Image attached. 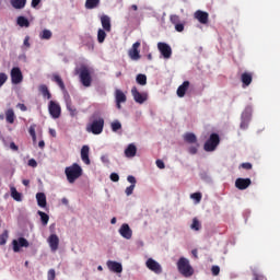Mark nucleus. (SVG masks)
Wrapping results in <instances>:
<instances>
[{
    "mask_svg": "<svg viewBox=\"0 0 280 280\" xmlns=\"http://www.w3.org/2000/svg\"><path fill=\"white\" fill-rule=\"evenodd\" d=\"M107 268L108 270H110V272H116L117 275L124 272V267L121 266V262H117L115 260H108Z\"/></svg>",
    "mask_w": 280,
    "mask_h": 280,
    "instance_id": "nucleus-14",
    "label": "nucleus"
},
{
    "mask_svg": "<svg viewBox=\"0 0 280 280\" xmlns=\"http://www.w3.org/2000/svg\"><path fill=\"white\" fill-rule=\"evenodd\" d=\"M119 233L121 237H124L125 240L132 238V230L130 229V225H128V223H125L120 226Z\"/></svg>",
    "mask_w": 280,
    "mask_h": 280,
    "instance_id": "nucleus-16",
    "label": "nucleus"
},
{
    "mask_svg": "<svg viewBox=\"0 0 280 280\" xmlns=\"http://www.w3.org/2000/svg\"><path fill=\"white\" fill-rule=\"evenodd\" d=\"M170 21L173 25H177L178 23H180V16L173 14L170 16Z\"/></svg>",
    "mask_w": 280,
    "mask_h": 280,
    "instance_id": "nucleus-44",
    "label": "nucleus"
},
{
    "mask_svg": "<svg viewBox=\"0 0 280 280\" xmlns=\"http://www.w3.org/2000/svg\"><path fill=\"white\" fill-rule=\"evenodd\" d=\"M133 191H135V185H130L126 188L125 194L126 196H132Z\"/></svg>",
    "mask_w": 280,
    "mask_h": 280,
    "instance_id": "nucleus-49",
    "label": "nucleus"
},
{
    "mask_svg": "<svg viewBox=\"0 0 280 280\" xmlns=\"http://www.w3.org/2000/svg\"><path fill=\"white\" fill-rule=\"evenodd\" d=\"M28 133L31 135V137L36 136V125H31L30 126Z\"/></svg>",
    "mask_w": 280,
    "mask_h": 280,
    "instance_id": "nucleus-51",
    "label": "nucleus"
},
{
    "mask_svg": "<svg viewBox=\"0 0 280 280\" xmlns=\"http://www.w3.org/2000/svg\"><path fill=\"white\" fill-rule=\"evenodd\" d=\"M22 184L24 185V187H30V179H23Z\"/></svg>",
    "mask_w": 280,
    "mask_h": 280,
    "instance_id": "nucleus-62",
    "label": "nucleus"
},
{
    "mask_svg": "<svg viewBox=\"0 0 280 280\" xmlns=\"http://www.w3.org/2000/svg\"><path fill=\"white\" fill-rule=\"evenodd\" d=\"M48 110L54 119H58L60 117L61 108L58 103L50 101L48 105Z\"/></svg>",
    "mask_w": 280,
    "mask_h": 280,
    "instance_id": "nucleus-11",
    "label": "nucleus"
},
{
    "mask_svg": "<svg viewBox=\"0 0 280 280\" xmlns=\"http://www.w3.org/2000/svg\"><path fill=\"white\" fill-rule=\"evenodd\" d=\"M175 30H176V32H184L185 31V24H183V23L175 24Z\"/></svg>",
    "mask_w": 280,
    "mask_h": 280,
    "instance_id": "nucleus-53",
    "label": "nucleus"
},
{
    "mask_svg": "<svg viewBox=\"0 0 280 280\" xmlns=\"http://www.w3.org/2000/svg\"><path fill=\"white\" fill-rule=\"evenodd\" d=\"M190 229H192V231H200L201 225H200V221H198L197 218L192 219V223L190 225Z\"/></svg>",
    "mask_w": 280,
    "mask_h": 280,
    "instance_id": "nucleus-41",
    "label": "nucleus"
},
{
    "mask_svg": "<svg viewBox=\"0 0 280 280\" xmlns=\"http://www.w3.org/2000/svg\"><path fill=\"white\" fill-rule=\"evenodd\" d=\"M242 170H253V164L250 162H245L240 165Z\"/></svg>",
    "mask_w": 280,
    "mask_h": 280,
    "instance_id": "nucleus-48",
    "label": "nucleus"
},
{
    "mask_svg": "<svg viewBox=\"0 0 280 280\" xmlns=\"http://www.w3.org/2000/svg\"><path fill=\"white\" fill-rule=\"evenodd\" d=\"M97 40L98 43H104V40H106V31L103 28H100L97 31Z\"/></svg>",
    "mask_w": 280,
    "mask_h": 280,
    "instance_id": "nucleus-39",
    "label": "nucleus"
},
{
    "mask_svg": "<svg viewBox=\"0 0 280 280\" xmlns=\"http://www.w3.org/2000/svg\"><path fill=\"white\" fill-rule=\"evenodd\" d=\"M40 3V0H32L31 5L32 8H36Z\"/></svg>",
    "mask_w": 280,
    "mask_h": 280,
    "instance_id": "nucleus-60",
    "label": "nucleus"
},
{
    "mask_svg": "<svg viewBox=\"0 0 280 280\" xmlns=\"http://www.w3.org/2000/svg\"><path fill=\"white\" fill-rule=\"evenodd\" d=\"M249 185H253V180H250V178L238 177L235 180V187L241 191H244V189H248Z\"/></svg>",
    "mask_w": 280,
    "mask_h": 280,
    "instance_id": "nucleus-12",
    "label": "nucleus"
},
{
    "mask_svg": "<svg viewBox=\"0 0 280 280\" xmlns=\"http://www.w3.org/2000/svg\"><path fill=\"white\" fill-rule=\"evenodd\" d=\"M52 82H56L61 91H67V88L65 86V81H62V78L59 77V74H52Z\"/></svg>",
    "mask_w": 280,
    "mask_h": 280,
    "instance_id": "nucleus-29",
    "label": "nucleus"
},
{
    "mask_svg": "<svg viewBox=\"0 0 280 280\" xmlns=\"http://www.w3.org/2000/svg\"><path fill=\"white\" fill-rule=\"evenodd\" d=\"M24 46H25V47H30V36H26V37L24 38Z\"/></svg>",
    "mask_w": 280,
    "mask_h": 280,
    "instance_id": "nucleus-61",
    "label": "nucleus"
},
{
    "mask_svg": "<svg viewBox=\"0 0 280 280\" xmlns=\"http://www.w3.org/2000/svg\"><path fill=\"white\" fill-rule=\"evenodd\" d=\"M65 174L68 183L73 184L82 176V167L78 163H73L71 166L66 167Z\"/></svg>",
    "mask_w": 280,
    "mask_h": 280,
    "instance_id": "nucleus-2",
    "label": "nucleus"
},
{
    "mask_svg": "<svg viewBox=\"0 0 280 280\" xmlns=\"http://www.w3.org/2000/svg\"><path fill=\"white\" fill-rule=\"evenodd\" d=\"M4 82H8V74L0 72V88L4 84Z\"/></svg>",
    "mask_w": 280,
    "mask_h": 280,
    "instance_id": "nucleus-47",
    "label": "nucleus"
},
{
    "mask_svg": "<svg viewBox=\"0 0 280 280\" xmlns=\"http://www.w3.org/2000/svg\"><path fill=\"white\" fill-rule=\"evenodd\" d=\"M155 164L159 170H165V163L162 160H156Z\"/></svg>",
    "mask_w": 280,
    "mask_h": 280,
    "instance_id": "nucleus-55",
    "label": "nucleus"
},
{
    "mask_svg": "<svg viewBox=\"0 0 280 280\" xmlns=\"http://www.w3.org/2000/svg\"><path fill=\"white\" fill-rule=\"evenodd\" d=\"M79 78H80L81 84H83L85 88L91 86L93 82V78L91 77V70H89L86 66H82L79 69Z\"/></svg>",
    "mask_w": 280,
    "mask_h": 280,
    "instance_id": "nucleus-4",
    "label": "nucleus"
},
{
    "mask_svg": "<svg viewBox=\"0 0 280 280\" xmlns=\"http://www.w3.org/2000/svg\"><path fill=\"white\" fill-rule=\"evenodd\" d=\"M109 178L113 183H119V175L117 173H112Z\"/></svg>",
    "mask_w": 280,
    "mask_h": 280,
    "instance_id": "nucleus-52",
    "label": "nucleus"
},
{
    "mask_svg": "<svg viewBox=\"0 0 280 280\" xmlns=\"http://www.w3.org/2000/svg\"><path fill=\"white\" fill-rule=\"evenodd\" d=\"M145 266L149 270H151V272H154L155 275H161L163 272V267H161V264L152 258L147 260Z\"/></svg>",
    "mask_w": 280,
    "mask_h": 280,
    "instance_id": "nucleus-6",
    "label": "nucleus"
},
{
    "mask_svg": "<svg viewBox=\"0 0 280 280\" xmlns=\"http://www.w3.org/2000/svg\"><path fill=\"white\" fill-rule=\"evenodd\" d=\"M110 128L113 132H117L118 130H121V122L119 120H115L112 122Z\"/></svg>",
    "mask_w": 280,
    "mask_h": 280,
    "instance_id": "nucleus-42",
    "label": "nucleus"
},
{
    "mask_svg": "<svg viewBox=\"0 0 280 280\" xmlns=\"http://www.w3.org/2000/svg\"><path fill=\"white\" fill-rule=\"evenodd\" d=\"M12 246L14 253H20L21 248L30 247V242H27L25 237H20L19 240L12 241Z\"/></svg>",
    "mask_w": 280,
    "mask_h": 280,
    "instance_id": "nucleus-7",
    "label": "nucleus"
},
{
    "mask_svg": "<svg viewBox=\"0 0 280 280\" xmlns=\"http://www.w3.org/2000/svg\"><path fill=\"white\" fill-rule=\"evenodd\" d=\"M11 82L12 84H21V82H23V72H21V68L19 67L12 68Z\"/></svg>",
    "mask_w": 280,
    "mask_h": 280,
    "instance_id": "nucleus-9",
    "label": "nucleus"
},
{
    "mask_svg": "<svg viewBox=\"0 0 280 280\" xmlns=\"http://www.w3.org/2000/svg\"><path fill=\"white\" fill-rule=\"evenodd\" d=\"M141 47V43L140 42H136L132 45V48L129 50V58H131V60H140L141 55L139 54V48Z\"/></svg>",
    "mask_w": 280,
    "mask_h": 280,
    "instance_id": "nucleus-13",
    "label": "nucleus"
},
{
    "mask_svg": "<svg viewBox=\"0 0 280 280\" xmlns=\"http://www.w3.org/2000/svg\"><path fill=\"white\" fill-rule=\"evenodd\" d=\"M115 96H116V106L118 109H121V104H125L127 100L126 94H124L121 90H116Z\"/></svg>",
    "mask_w": 280,
    "mask_h": 280,
    "instance_id": "nucleus-18",
    "label": "nucleus"
},
{
    "mask_svg": "<svg viewBox=\"0 0 280 280\" xmlns=\"http://www.w3.org/2000/svg\"><path fill=\"white\" fill-rule=\"evenodd\" d=\"M131 95H132L135 102H137V104H143L144 102H148V94L140 93V91L137 90V86H133L131 89Z\"/></svg>",
    "mask_w": 280,
    "mask_h": 280,
    "instance_id": "nucleus-8",
    "label": "nucleus"
},
{
    "mask_svg": "<svg viewBox=\"0 0 280 280\" xmlns=\"http://www.w3.org/2000/svg\"><path fill=\"white\" fill-rule=\"evenodd\" d=\"M51 36H54V34L51 33V31H49L47 28L42 31L40 34H39V38L42 40H49L51 38Z\"/></svg>",
    "mask_w": 280,
    "mask_h": 280,
    "instance_id": "nucleus-33",
    "label": "nucleus"
},
{
    "mask_svg": "<svg viewBox=\"0 0 280 280\" xmlns=\"http://www.w3.org/2000/svg\"><path fill=\"white\" fill-rule=\"evenodd\" d=\"M250 120H245V119H242V121H241V128H242V130H246V128H248V122H249Z\"/></svg>",
    "mask_w": 280,
    "mask_h": 280,
    "instance_id": "nucleus-56",
    "label": "nucleus"
},
{
    "mask_svg": "<svg viewBox=\"0 0 280 280\" xmlns=\"http://www.w3.org/2000/svg\"><path fill=\"white\" fill-rule=\"evenodd\" d=\"M158 49L163 56V58H172V47L163 42L158 43Z\"/></svg>",
    "mask_w": 280,
    "mask_h": 280,
    "instance_id": "nucleus-10",
    "label": "nucleus"
},
{
    "mask_svg": "<svg viewBox=\"0 0 280 280\" xmlns=\"http://www.w3.org/2000/svg\"><path fill=\"white\" fill-rule=\"evenodd\" d=\"M48 244L50 246V250H52V253H56V250H58V246H60V238L58 237V235L51 234L48 237Z\"/></svg>",
    "mask_w": 280,
    "mask_h": 280,
    "instance_id": "nucleus-15",
    "label": "nucleus"
},
{
    "mask_svg": "<svg viewBox=\"0 0 280 280\" xmlns=\"http://www.w3.org/2000/svg\"><path fill=\"white\" fill-rule=\"evenodd\" d=\"M127 180H128V183H130L131 185H133V187H136V185H137V178H135V176L129 175V176L127 177Z\"/></svg>",
    "mask_w": 280,
    "mask_h": 280,
    "instance_id": "nucleus-54",
    "label": "nucleus"
},
{
    "mask_svg": "<svg viewBox=\"0 0 280 280\" xmlns=\"http://www.w3.org/2000/svg\"><path fill=\"white\" fill-rule=\"evenodd\" d=\"M189 90V81H184L182 85L178 86L177 89V95L179 97H183L187 91Z\"/></svg>",
    "mask_w": 280,
    "mask_h": 280,
    "instance_id": "nucleus-25",
    "label": "nucleus"
},
{
    "mask_svg": "<svg viewBox=\"0 0 280 280\" xmlns=\"http://www.w3.org/2000/svg\"><path fill=\"white\" fill-rule=\"evenodd\" d=\"M241 82L243 83V86H250V84L253 83V73L244 72L241 75Z\"/></svg>",
    "mask_w": 280,
    "mask_h": 280,
    "instance_id": "nucleus-21",
    "label": "nucleus"
},
{
    "mask_svg": "<svg viewBox=\"0 0 280 280\" xmlns=\"http://www.w3.org/2000/svg\"><path fill=\"white\" fill-rule=\"evenodd\" d=\"M184 141L189 144L198 143V137L194 132H186L184 135Z\"/></svg>",
    "mask_w": 280,
    "mask_h": 280,
    "instance_id": "nucleus-24",
    "label": "nucleus"
},
{
    "mask_svg": "<svg viewBox=\"0 0 280 280\" xmlns=\"http://www.w3.org/2000/svg\"><path fill=\"white\" fill-rule=\"evenodd\" d=\"M177 269L183 277H186V279H189V277H194V267H191V264H189V259L185 257H180L178 259Z\"/></svg>",
    "mask_w": 280,
    "mask_h": 280,
    "instance_id": "nucleus-3",
    "label": "nucleus"
},
{
    "mask_svg": "<svg viewBox=\"0 0 280 280\" xmlns=\"http://www.w3.org/2000/svg\"><path fill=\"white\" fill-rule=\"evenodd\" d=\"M195 19H197L201 25H207L209 23V13L198 10L195 12Z\"/></svg>",
    "mask_w": 280,
    "mask_h": 280,
    "instance_id": "nucleus-17",
    "label": "nucleus"
},
{
    "mask_svg": "<svg viewBox=\"0 0 280 280\" xmlns=\"http://www.w3.org/2000/svg\"><path fill=\"white\" fill-rule=\"evenodd\" d=\"M100 0H86L85 1V8L86 10H95V8H98Z\"/></svg>",
    "mask_w": 280,
    "mask_h": 280,
    "instance_id": "nucleus-32",
    "label": "nucleus"
},
{
    "mask_svg": "<svg viewBox=\"0 0 280 280\" xmlns=\"http://www.w3.org/2000/svg\"><path fill=\"white\" fill-rule=\"evenodd\" d=\"M47 280H56V270L55 269L48 270Z\"/></svg>",
    "mask_w": 280,
    "mask_h": 280,
    "instance_id": "nucleus-46",
    "label": "nucleus"
},
{
    "mask_svg": "<svg viewBox=\"0 0 280 280\" xmlns=\"http://www.w3.org/2000/svg\"><path fill=\"white\" fill-rule=\"evenodd\" d=\"M10 191H11V198H13V200H15L16 202H21L23 200V194L16 191V187L11 186Z\"/></svg>",
    "mask_w": 280,
    "mask_h": 280,
    "instance_id": "nucleus-28",
    "label": "nucleus"
},
{
    "mask_svg": "<svg viewBox=\"0 0 280 280\" xmlns=\"http://www.w3.org/2000/svg\"><path fill=\"white\" fill-rule=\"evenodd\" d=\"M36 200H37L38 207H42L43 209L44 207H47V196H45L44 192H37Z\"/></svg>",
    "mask_w": 280,
    "mask_h": 280,
    "instance_id": "nucleus-23",
    "label": "nucleus"
},
{
    "mask_svg": "<svg viewBox=\"0 0 280 280\" xmlns=\"http://www.w3.org/2000/svg\"><path fill=\"white\" fill-rule=\"evenodd\" d=\"M8 237H10L8 230H4L3 233L0 235V246H5L8 243Z\"/></svg>",
    "mask_w": 280,
    "mask_h": 280,
    "instance_id": "nucleus-38",
    "label": "nucleus"
},
{
    "mask_svg": "<svg viewBox=\"0 0 280 280\" xmlns=\"http://www.w3.org/2000/svg\"><path fill=\"white\" fill-rule=\"evenodd\" d=\"M86 132L92 135H102L104 132V119L101 116L93 115L86 125Z\"/></svg>",
    "mask_w": 280,
    "mask_h": 280,
    "instance_id": "nucleus-1",
    "label": "nucleus"
},
{
    "mask_svg": "<svg viewBox=\"0 0 280 280\" xmlns=\"http://www.w3.org/2000/svg\"><path fill=\"white\" fill-rule=\"evenodd\" d=\"M10 148L13 150V152H19V145H16V143L11 142Z\"/></svg>",
    "mask_w": 280,
    "mask_h": 280,
    "instance_id": "nucleus-59",
    "label": "nucleus"
},
{
    "mask_svg": "<svg viewBox=\"0 0 280 280\" xmlns=\"http://www.w3.org/2000/svg\"><path fill=\"white\" fill-rule=\"evenodd\" d=\"M252 272H253L254 280H268L265 278L264 275H261V273H259V271H257V268L252 269Z\"/></svg>",
    "mask_w": 280,
    "mask_h": 280,
    "instance_id": "nucleus-40",
    "label": "nucleus"
},
{
    "mask_svg": "<svg viewBox=\"0 0 280 280\" xmlns=\"http://www.w3.org/2000/svg\"><path fill=\"white\" fill-rule=\"evenodd\" d=\"M18 25L20 27H30V20H27V18H25V16H19Z\"/></svg>",
    "mask_w": 280,
    "mask_h": 280,
    "instance_id": "nucleus-34",
    "label": "nucleus"
},
{
    "mask_svg": "<svg viewBox=\"0 0 280 280\" xmlns=\"http://www.w3.org/2000/svg\"><path fill=\"white\" fill-rule=\"evenodd\" d=\"M39 92L42 93L43 97H46L47 100H51V92H49V88H47V85L45 84L39 85Z\"/></svg>",
    "mask_w": 280,
    "mask_h": 280,
    "instance_id": "nucleus-30",
    "label": "nucleus"
},
{
    "mask_svg": "<svg viewBox=\"0 0 280 280\" xmlns=\"http://www.w3.org/2000/svg\"><path fill=\"white\" fill-rule=\"evenodd\" d=\"M49 135L51 137H56V130L55 129H49Z\"/></svg>",
    "mask_w": 280,
    "mask_h": 280,
    "instance_id": "nucleus-63",
    "label": "nucleus"
},
{
    "mask_svg": "<svg viewBox=\"0 0 280 280\" xmlns=\"http://www.w3.org/2000/svg\"><path fill=\"white\" fill-rule=\"evenodd\" d=\"M67 109L69 110L71 117H75V115H78V109L73 106L71 101H67Z\"/></svg>",
    "mask_w": 280,
    "mask_h": 280,
    "instance_id": "nucleus-36",
    "label": "nucleus"
},
{
    "mask_svg": "<svg viewBox=\"0 0 280 280\" xmlns=\"http://www.w3.org/2000/svg\"><path fill=\"white\" fill-rule=\"evenodd\" d=\"M37 213L42 220L43 226H47V224L49 223V214H47L43 211H38Z\"/></svg>",
    "mask_w": 280,
    "mask_h": 280,
    "instance_id": "nucleus-35",
    "label": "nucleus"
},
{
    "mask_svg": "<svg viewBox=\"0 0 280 280\" xmlns=\"http://www.w3.org/2000/svg\"><path fill=\"white\" fill-rule=\"evenodd\" d=\"M28 165L30 167H38V162H36L34 159H31L28 160Z\"/></svg>",
    "mask_w": 280,
    "mask_h": 280,
    "instance_id": "nucleus-57",
    "label": "nucleus"
},
{
    "mask_svg": "<svg viewBox=\"0 0 280 280\" xmlns=\"http://www.w3.org/2000/svg\"><path fill=\"white\" fill-rule=\"evenodd\" d=\"M190 198L192 200H196V202H200L202 200V194L201 192H194L190 195Z\"/></svg>",
    "mask_w": 280,
    "mask_h": 280,
    "instance_id": "nucleus-45",
    "label": "nucleus"
},
{
    "mask_svg": "<svg viewBox=\"0 0 280 280\" xmlns=\"http://www.w3.org/2000/svg\"><path fill=\"white\" fill-rule=\"evenodd\" d=\"M198 148H200V143H194V145L188 148L189 154H198Z\"/></svg>",
    "mask_w": 280,
    "mask_h": 280,
    "instance_id": "nucleus-43",
    "label": "nucleus"
},
{
    "mask_svg": "<svg viewBox=\"0 0 280 280\" xmlns=\"http://www.w3.org/2000/svg\"><path fill=\"white\" fill-rule=\"evenodd\" d=\"M101 24L105 32H110L113 30V25L110 24V16L108 15L101 16Z\"/></svg>",
    "mask_w": 280,
    "mask_h": 280,
    "instance_id": "nucleus-19",
    "label": "nucleus"
},
{
    "mask_svg": "<svg viewBox=\"0 0 280 280\" xmlns=\"http://www.w3.org/2000/svg\"><path fill=\"white\" fill-rule=\"evenodd\" d=\"M16 106H18V108H20V110H22L23 113H25V110H27V106H25V104H23V103H19Z\"/></svg>",
    "mask_w": 280,
    "mask_h": 280,
    "instance_id": "nucleus-58",
    "label": "nucleus"
},
{
    "mask_svg": "<svg viewBox=\"0 0 280 280\" xmlns=\"http://www.w3.org/2000/svg\"><path fill=\"white\" fill-rule=\"evenodd\" d=\"M38 148H42V149L45 148V141L44 140L38 142Z\"/></svg>",
    "mask_w": 280,
    "mask_h": 280,
    "instance_id": "nucleus-64",
    "label": "nucleus"
},
{
    "mask_svg": "<svg viewBox=\"0 0 280 280\" xmlns=\"http://www.w3.org/2000/svg\"><path fill=\"white\" fill-rule=\"evenodd\" d=\"M16 119V115L14 114V109L9 108L5 110V121L7 124H14Z\"/></svg>",
    "mask_w": 280,
    "mask_h": 280,
    "instance_id": "nucleus-26",
    "label": "nucleus"
},
{
    "mask_svg": "<svg viewBox=\"0 0 280 280\" xmlns=\"http://www.w3.org/2000/svg\"><path fill=\"white\" fill-rule=\"evenodd\" d=\"M253 115V107L247 106L244 112L242 113L241 119H245L247 121H250V117Z\"/></svg>",
    "mask_w": 280,
    "mask_h": 280,
    "instance_id": "nucleus-31",
    "label": "nucleus"
},
{
    "mask_svg": "<svg viewBox=\"0 0 280 280\" xmlns=\"http://www.w3.org/2000/svg\"><path fill=\"white\" fill-rule=\"evenodd\" d=\"M90 148L89 145H83L81 149V160L85 165H91V159L89 158Z\"/></svg>",
    "mask_w": 280,
    "mask_h": 280,
    "instance_id": "nucleus-20",
    "label": "nucleus"
},
{
    "mask_svg": "<svg viewBox=\"0 0 280 280\" xmlns=\"http://www.w3.org/2000/svg\"><path fill=\"white\" fill-rule=\"evenodd\" d=\"M136 81L141 85L145 86L148 84V77L145 74H138Z\"/></svg>",
    "mask_w": 280,
    "mask_h": 280,
    "instance_id": "nucleus-37",
    "label": "nucleus"
},
{
    "mask_svg": "<svg viewBox=\"0 0 280 280\" xmlns=\"http://www.w3.org/2000/svg\"><path fill=\"white\" fill-rule=\"evenodd\" d=\"M218 145H220V136L218 133H211L210 138L203 144V150L206 152H213Z\"/></svg>",
    "mask_w": 280,
    "mask_h": 280,
    "instance_id": "nucleus-5",
    "label": "nucleus"
},
{
    "mask_svg": "<svg viewBox=\"0 0 280 280\" xmlns=\"http://www.w3.org/2000/svg\"><path fill=\"white\" fill-rule=\"evenodd\" d=\"M211 272L213 277H218V275H220V266H212Z\"/></svg>",
    "mask_w": 280,
    "mask_h": 280,
    "instance_id": "nucleus-50",
    "label": "nucleus"
},
{
    "mask_svg": "<svg viewBox=\"0 0 280 280\" xmlns=\"http://www.w3.org/2000/svg\"><path fill=\"white\" fill-rule=\"evenodd\" d=\"M10 3L15 10H23L27 3V0H10Z\"/></svg>",
    "mask_w": 280,
    "mask_h": 280,
    "instance_id": "nucleus-27",
    "label": "nucleus"
},
{
    "mask_svg": "<svg viewBox=\"0 0 280 280\" xmlns=\"http://www.w3.org/2000/svg\"><path fill=\"white\" fill-rule=\"evenodd\" d=\"M125 155L127 156V159H132L137 156V145H135L133 143L129 144L125 150Z\"/></svg>",
    "mask_w": 280,
    "mask_h": 280,
    "instance_id": "nucleus-22",
    "label": "nucleus"
}]
</instances>
